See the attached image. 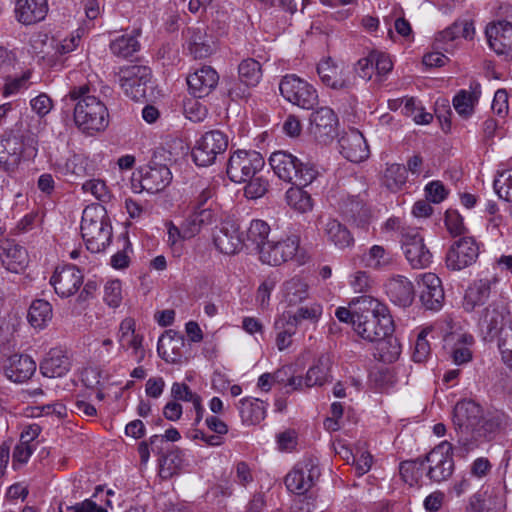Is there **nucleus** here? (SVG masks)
Masks as SVG:
<instances>
[{
    "label": "nucleus",
    "mask_w": 512,
    "mask_h": 512,
    "mask_svg": "<svg viewBox=\"0 0 512 512\" xmlns=\"http://www.w3.org/2000/svg\"><path fill=\"white\" fill-rule=\"evenodd\" d=\"M310 122L316 128H333L338 125V117L329 107H321L311 114Z\"/></svg>",
    "instance_id": "obj_52"
},
{
    "label": "nucleus",
    "mask_w": 512,
    "mask_h": 512,
    "mask_svg": "<svg viewBox=\"0 0 512 512\" xmlns=\"http://www.w3.org/2000/svg\"><path fill=\"white\" fill-rule=\"evenodd\" d=\"M362 262L365 267L385 271L394 264L393 254L381 245H373L363 254Z\"/></svg>",
    "instance_id": "obj_38"
},
{
    "label": "nucleus",
    "mask_w": 512,
    "mask_h": 512,
    "mask_svg": "<svg viewBox=\"0 0 512 512\" xmlns=\"http://www.w3.org/2000/svg\"><path fill=\"white\" fill-rule=\"evenodd\" d=\"M428 332L426 330H422L416 340L414 351L412 354V358L417 363H422L427 360L430 355V344L427 341Z\"/></svg>",
    "instance_id": "obj_62"
},
{
    "label": "nucleus",
    "mask_w": 512,
    "mask_h": 512,
    "mask_svg": "<svg viewBox=\"0 0 512 512\" xmlns=\"http://www.w3.org/2000/svg\"><path fill=\"white\" fill-rule=\"evenodd\" d=\"M270 233V226L267 222L255 219L252 220L248 229H247V235L246 239L248 242L251 243V245L254 246V249L260 252L261 247L266 246L267 238Z\"/></svg>",
    "instance_id": "obj_46"
},
{
    "label": "nucleus",
    "mask_w": 512,
    "mask_h": 512,
    "mask_svg": "<svg viewBox=\"0 0 512 512\" xmlns=\"http://www.w3.org/2000/svg\"><path fill=\"white\" fill-rule=\"evenodd\" d=\"M377 342L382 361L391 363L398 359L401 353V346L396 338L389 335L383 340Z\"/></svg>",
    "instance_id": "obj_53"
},
{
    "label": "nucleus",
    "mask_w": 512,
    "mask_h": 512,
    "mask_svg": "<svg viewBox=\"0 0 512 512\" xmlns=\"http://www.w3.org/2000/svg\"><path fill=\"white\" fill-rule=\"evenodd\" d=\"M242 421L249 425H256L266 417V405L257 398H243L238 403Z\"/></svg>",
    "instance_id": "obj_37"
},
{
    "label": "nucleus",
    "mask_w": 512,
    "mask_h": 512,
    "mask_svg": "<svg viewBox=\"0 0 512 512\" xmlns=\"http://www.w3.org/2000/svg\"><path fill=\"white\" fill-rule=\"evenodd\" d=\"M407 181V169L404 165L387 164L383 174V184L391 191L400 190Z\"/></svg>",
    "instance_id": "obj_44"
},
{
    "label": "nucleus",
    "mask_w": 512,
    "mask_h": 512,
    "mask_svg": "<svg viewBox=\"0 0 512 512\" xmlns=\"http://www.w3.org/2000/svg\"><path fill=\"white\" fill-rule=\"evenodd\" d=\"M477 97L474 92L461 90L453 98V106L456 112L463 118H468L474 112Z\"/></svg>",
    "instance_id": "obj_50"
},
{
    "label": "nucleus",
    "mask_w": 512,
    "mask_h": 512,
    "mask_svg": "<svg viewBox=\"0 0 512 512\" xmlns=\"http://www.w3.org/2000/svg\"><path fill=\"white\" fill-rule=\"evenodd\" d=\"M474 343V338L470 334H460L457 336L454 347L452 348L451 357L455 364L462 365L472 360V352L470 347Z\"/></svg>",
    "instance_id": "obj_47"
},
{
    "label": "nucleus",
    "mask_w": 512,
    "mask_h": 512,
    "mask_svg": "<svg viewBox=\"0 0 512 512\" xmlns=\"http://www.w3.org/2000/svg\"><path fill=\"white\" fill-rule=\"evenodd\" d=\"M341 153L351 162L358 163L369 157V147L361 130H346L339 139Z\"/></svg>",
    "instance_id": "obj_21"
},
{
    "label": "nucleus",
    "mask_w": 512,
    "mask_h": 512,
    "mask_svg": "<svg viewBox=\"0 0 512 512\" xmlns=\"http://www.w3.org/2000/svg\"><path fill=\"white\" fill-rule=\"evenodd\" d=\"M302 186L291 187L286 192L287 204L299 213H306L312 210L313 202L308 192Z\"/></svg>",
    "instance_id": "obj_45"
},
{
    "label": "nucleus",
    "mask_w": 512,
    "mask_h": 512,
    "mask_svg": "<svg viewBox=\"0 0 512 512\" xmlns=\"http://www.w3.org/2000/svg\"><path fill=\"white\" fill-rule=\"evenodd\" d=\"M274 328L277 331L276 346L278 350L283 351L290 347L292 337L296 334L297 326L291 323L286 314H282L275 320Z\"/></svg>",
    "instance_id": "obj_42"
},
{
    "label": "nucleus",
    "mask_w": 512,
    "mask_h": 512,
    "mask_svg": "<svg viewBox=\"0 0 512 512\" xmlns=\"http://www.w3.org/2000/svg\"><path fill=\"white\" fill-rule=\"evenodd\" d=\"M244 188V194L249 199H258L266 194L268 191L269 183L262 176H254L248 179Z\"/></svg>",
    "instance_id": "obj_55"
},
{
    "label": "nucleus",
    "mask_w": 512,
    "mask_h": 512,
    "mask_svg": "<svg viewBox=\"0 0 512 512\" xmlns=\"http://www.w3.org/2000/svg\"><path fill=\"white\" fill-rule=\"evenodd\" d=\"M48 13L47 0H15L14 17L22 25L41 22Z\"/></svg>",
    "instance_id": "obj_23"
},
{
    "label": "nucleus",
    "mask_w": 512,
    "mask_h": 512,
    "mask_svg": "<svg viewBox=\"0 0 512 512\" xmlns=\"http://www.w3.org/2000/svg\"><path fill=\"white\" fill-rule=\"evenodd\" d=\"M332 365L331 357L327 354L321 355L316 363L309 368L304 378L306 387L321 386L326 383L330 377Z\"/></svg>",
    "instance_id": "obj_40"
},
{
    "label": "nucleus",
    "mask_w": 512,
    "mask_h": 512,
    "mask_svg": "<svg viewBox=\"0 0 512 512\" xmlns=\"http://www.w3.org/2000/svg\"><path fill=\"white\" fill-rule=\"evenodd\" d=\"M269 164L281 180L296 186L309 185L318 174L314 167L303 164L297 157L285 151L273 152Z\"/></svg>",
    "instance_id": "obj_4"
},
{
    "label": "nucleus",
    "mask_w": 512,
    "mask_h": 512,
    "mask_svg": "<svg viewBox=\"0 0 512 512\" xmlns=\"http://www.w3.org/2000/svg\"><path fill=\"white\" fill-rule=\"evenodd\" d=\"M217 213L210 207H195V210L184 221V236L194 237L202 227L214 223Z\"/></svg>",
    "instance_id": "obj_33"
},
{
    "label": "nucleus",
    "mask_w": 512,
    "mask_h": 512,
    "mask_svg": "<svg viewBox=\"0 0 512 512\" xmlns=\"http://www.w3.org/2000/svg\"><path fill=\"white\" fill-rule=\"evenodd\" d=\"M30 106L37 115L44 117L51 111L53 103L47 94L42 93L30 101Z\"/></svg>",
    "instance_id": "obj_64"
},
{
    "label": "nucleus",
    "mask_w": 512,
    "mask_h": 512,
    "mask_svg": "<svg viewBox=\"0 0 512 512\" xmlns=\"http://www.w3.org/2000/svg\"><path fill=\"white\" fill-rule=\"evenodd\" d=\"M69 96L77 100L74 108V121L79 127L104 128L109 125V113L104 103L90 95V87L87 84L74 87Z\"/></svg>",
    "instance_id": "obj_2"
},
{
    "label": "nucleus",
    "mask_w": 512,
    "mask_h": 512,
    "mask_svg": "<svg viewBox=\"0 0 512 512\" xmlns=\"http://www.w3.org/2000/svg\"><path fill=\"white\" fill-rule=\"evenodd\" d=\"M499 283L497 275H487L473 281L467 288L464 296L463 307L466 311H472L477 305L484 304L491 294L495 292Z\"/></svg>",
    "instance_id": "obj_19"
},
{
    "label": "nucleus",
    "mask_w": 512,
    "mask_h": 512,
    "mask_svg": "<svg viewBox=\"0 0 512 512\" xmlns=\"http://www.w3.org/2000/svg\"><path fill=\"white\" fill-rule=\"evenodd\" d=\"M282 302L288 307H296L311 298L308 280L301 276H293L281 285Z\"/></svg>",
    "instance_id": "obj_24"
},
{
    "label": "nucleus",
    "mask_w": 512,
    "mask_h": 512,
    "mask_svg": "<svg viewBox=\"0 0 512 512\" xmlns=\"http://www.w3.org/2000/svg\"><path fill=\"white\" fill-rule=\"evenodd\" d=\"M324 233L328 240L339 249H345L354 244V238L350 231L336 219H327L324 224Z\"/></svg>",
    "instance_id": "obj_39"
},
{
    "label": "nucleus",
    "mask_w": 512,
    "mask_h": 512,
    "mask_svg": "<svg viewBox=\"0 0 512 512\" xmlns=\"http://www.w3.org/2000/svg\"><path fill=\"white\" fill-rule=\"evenodd\" d=\"M170 333L171 331L159 339L157 349L166 362L177 364L182 361V348L185 342L183 336L176 333L171 335Z\"/></svg>",
    "instance_id": "obj_35"
},
{
    "label": "nucleus",
    "mask_w": 512,
    "mask_h": 512,
    "mask_svg": "<svg viewBox=\"0 0 512 512\" xmlns=\"http://www.w3.org/2000/svg\"><path fill=\"white\" fill-rule=\"evenodd\" d=\"M317 72L322 82L333 89H343L351 85L349 71L334 64L330 59L320 62Z\"/></svg>",
    "instance_id": "obj_27"
},
{
    "label": "nucleus",
    "mask_w": 512,
    "mask_h": 512,
    "mask_svg": "<svg viewBox=\"0 0 512 512\" xmlns=\"http://www.w3.org/2000/svg\"><path fill=\"white\" fill-rule=\"evenodd\" d=\"M317 495L308 492L302 495H294L290 506V512H312L316 508Z\"/></svg>",
    "instance_id": "obj_57"
},
{
    "label": "nucleus",
    "mask_w": 512,
    "mask_h": 512,
    "mask_svg": "<svg viewBox=\"0 0 512 512\" xmlns=\"http://www.w3.org/2000/svg\"><path fill=\"white\" fill-rule=\"evenodd\" d=\"M507 422L508 416L504 412H489L486 416H483L482 423L478 426L473 440H469L467 437L459 439V447L456 449L457 453L465 457L470 451L477 447L478 439L502 429L506 426Z\"/></svg>",
    "instance_id": "obj_16"
},
{
    "label": "nucleus",
    "mask_w": 512,
    "mask_h": 512,
    "mask_svg": "<svg viewBox=\"0 0 512 512\" xmlns=\"http://www.w3.org/2000/svg\"><path fill=\"white\" fill-rule=\"evenodd\" d=\"M181 462L182 459L177 453H170L164 456L160 462V476L164 479L172 477L177 473Z\"/></svg>",
    "instance_id": "obj_61"
},
{
    "label": "nucleus",
    "mask_w": 512,
    "mask_h": 512,
    "mask_svg": "<svg viewBox=\"0 0 512 512\" xmlns=\"http://www.w3.org/2000/svg\"><path fill=\"white\" fill-rule=\"evenodd\" d=\"M151 69L142 65H129L120 69L119 82L125 94L135 101L146 98Z\"/></svg>",
    "instance_id": "obj_10"
},
{
    "label": "nucleus",
    "mask_w": 512,
    "mask_h": 512,
    "mask_svg": "<svg viewBox=\"0 0 512 512\" xmlns=\"http://www.w3.org/2000/svg\"><path fill=\"white\" fill-rule=\"evenodd\" d=\"M83 283L82 272L74 265L57 267L50 278V284L61 298L74 295Z\"/></svg>",
    "instance_id": "obj_17"
},
{
    "label": "nucleus",
    "mask_w": 512,
    "mask_h": 512,
    "mask_svg": "<svg viewBox=\"0 0 512 512\" xmlns=\"http://www.w3.org/2000/svg\"><path fill=\"white\" fill-rule=\"evenodd\" d=\"M36 371V362L28 355L14 354L4 365L6 377L15 382L23 383L29 380Z\"/></svg>",
    "instance_id": "obj_26"
},
{
    "label": "nucleus",
    "mask_w": 512,
    "mask_h": 512,
    "mask_svg": "<svg viewBox=\"0 0 512 512\" xmlns=\"http://www.w3.org/2000/svg\"><path fill=\"white\" fill-rule=\"evenodd\" d=\"M494 189L500 198L512 202V170L499 174L494 180Z\"/></svg>",
    "instance_id": "obj_56"
},
{
    "label": "nucleus",
    "mask_w": 512,
    "mask_h": 512,
    "mask_svg": "<svg viewBox=\"0 0 512 512\" xmlns=\"http://www.w3.org/2000/svg\"><path fill=\"white\" fill-rule=\"evenodd\" d=\"M105 214L103 206L87 207L83 211L81 234L87 249L92 253H99L110 244L112 228Z\"/></svg>",
    "instance_id": "obj_3"
},
{
    "label": "nucleus",
    "mask_w": 512,
    "mask_h": 512,
    "mask_svg": "<svg viewBox=\"0 0 512 512\" xmlns=\"http://www.w3.org/2000/svg\"><path fill=\"white\" fill-rule=\"evenodd\" d=\"M118 340L122 348H132L138 356V362L142 361L144 358L143 337L135 333V322L132 318H125L120 323Z\"/></svg>",
    "instance_id": "obj_36"
},
{
    "label": "nucleus",
    "mask_w": 512,
    "mask_h": 512,
    "mask_svg": "<svg viewBox=\"0 0 512 512\" xmlns=\"http://www.w3.org/2000/svg\"><path fill=\"white\" fill-rule=\"evenodd\" d=\"M70 369L68 356L60 349H51L40 364V370L45 377L56 378L64 376Z\"/></svg>",
    "instance_id": "obj_32"
},
{
    "label": "nucleus",
    "mask_w": 512,
    "mask_h": 512,
    "mask_svg": "<svg viewBox=\"0 0 512 512\" xmlns=\"http://www.w3.org/2000/svg\"><path fill=\"white\" fill-rule=\"evenodd\" d=\"M219 81L218 73L210 66H203L187 77L190 93L195 98L209 95Z\"/></svg>",
    "instance_id": "obj_25"
},
{
    "label": "nucleus",
    "mask_w": 512,
    "mask_h": 512,
    "mask_svg": "<svg viewBox=\"0 0 512 512\" xmlns=\"http://www.w3.org/2000/svg\"><path fill=\"white\" fill-rule=\"evenodd\" d=\"M214 245L223 254L235 255L244 246L239 224L231 219L224 220L214 234Z\"/></svg>",
    "instance_id": "obj_18"
},
{
    "label": "nucleus",
    "mask_w": 512,
    "mask_h": 512,
    "mask_svg": "<svg viewBox=\"0 0 512 512\" xmlns=\"http://www.w3.org/2000/svg\"><path fill=\"white\" fill-rule=\"evenodd\" d=\"M104 301L113 308L120 305L122 301V286L119 280H110L105 284Z\"/></svg>",
    "instance_id": "obj_59"
},
{
    "label": "nucleus",
    "mask_w": 512,
    "mask_h": 512,
    "mask_svg": "<svg viewBox=\"0 0 512 512\" xmlns=\"http://www.w3.org/2000/svg\"><path fill=\"white\" fill-rule=\"evenodd\" d=\"M458 447L459 445L453 447L450 442L442 441L427 454L426 461L429 464L427 476L432 481L442 482L451 477L454 471L453 453L459 456L456 451Z\"/></svg>",
    "instance_id": "obj_8"
},
{
    "label": "nucleus",
    "mask_w": 512,
    "mask_h": 512,
    "mask_svg": "<svg viewBox=\"0 0 512 512\" xmlns=\"http://www.w3.org/2000/svg\"><path fill=\"white\" fill-rule=\"evenodd\" d=\"M386 293L393 303L401 307L410 306L415 297L412 282L400 275L388 281L386 284Z\"/></svg>",
    "instance_id": "obj_30"
},
{
    "label": "nucleus",
    "mask_w": 512,
    "mask_h": 512,
    "mask_svg": "<svg viewBox=\"0 0 512 512\" xmlns=\"http://www.w3.org/2000/svg\"><path fill=\"white\" fill-rule=\"evenodd\" d=\"M355 332L364 340L376 342L391 335L394 326L386 305L363 295L355 301Z\"/></svg>",
    "instance_id": "obj_1"
},
{
    "label": "nucleus",
    "mask_w": 512,
    "mask_h": 512,
    "mask_svg": "<svg viewBox=\"0 0 512 512\" xmlns=\"http://www.w3.org/2000/svg\"><path fill=\"white\" fill-rule=\"evenodd\" d=\"M279 90L286 101L300 108L312 109L318 103V93L313 85L295 74L285 75Z\"/></svg>",
    "instance_id": "obj_5"
},
{
    "label": "nucleus",
    "mask_w": 512,
    "mask_h": 512,
    "mask_svg": "<svg viewBox=\"0 0 512 512\" xmlns=\"http://www.w3.org/2000/svg\"><path fill=\"white\" fill-rule=\"evenodd\" d=\"M482 420V408L473 400H463L455 405L453 421L462 433L460 439L467 437L473 440Z\"/></svg>",
    "instance_id": "obj_13"
},
{
    "label": "nucleus",
    "mask_w": 512,
    "mask_h": 512,
    "mask_svg": "<svg viewBox=\"0 0 512 512\" xmlns=\"http://www.w3.org/2000/svg\"><path fill=\"white\" fill-rule=\"evenodd\" d=\"M23 144L16 136H8L0 139V168L8 173H13L18 168Z\"/></svg>",
    "instance_id": "obj_28"
},
{
    "label": "nucleus",
    "mask_w": 512,
    "mask_h": 512,
    "mask_svg": "<svg viewBox=\"0 0 512 512\" xmlns=\"http://www.w3.org/2000/svg\"><path fill=\"white\" fill-rule=\"evenodd\" d=\"M265 165L264 158L256 151L237 150L229 158L227 175L235 183H243L257 175Z\"/></svg>",
    "instance_id": "obj_7"
},
{
    "label": "nucleus",
    "mask_w": 512,
    "mask_h": 512,
    "mask_svg": "<svg viewBox=\"0 0 512 512\" xmlns=\"http://www.w3.org/2000/svg\"><path fill=\"white\" fill-rule=\"evenodd\" d=\"M228 148V136L221 130L206 131L195 143L192 158L197 166L208 167Z\"/></svg>",
    "instance_id": "obj_6"
},
{
    "label": "nucleus",
    "mask_w": 512,
    "mask_h": 512,
    "mask_svg": "<svg viewBox=\"0 0 512 512\" xmlns=\"http://www.w3.org/2000/svg\"><path fill=\"white\" fill-rule=\"evenodd\" d=\"M31 77V70L24 71L22 75L18 77L7 76L1 90L2 96L8 98L27 90L31 85Z\"/></svg>",
    "instance_id": "obj_48"
},
{
    "label": "nucleus",
    "mask_w": 512,
    "mask_h": 512,
    "mask_svg": "<svg viewBox=\"0 0 512 512\" xmlns=\"http://www.w3.org/2000/svg\"><path fill=\"white\" fill-rule=\"evenodd\" d=\"M445 225L452 236L461 235L465 226L461 215L455 210H447L445 214Z\"/></svg>",
    "instance_id": "obj_63"
},
{
    "label": "nucleus",
    "mask_w": 512,
    "mask_h": 512,
    "mask_svg": "<svg viewBox=\"0 0 512 512\" xmlns=\"http://www.w3.org/2000/svg\"><path fill=\"white\" fill-rule=\"evenodd\" d=\"M88 159L82 154H73L64 164H58L61 173L68 175L85 176L88 173Z\"/></svg>",
    "instance_id": "obj_51"
},
{
    "label": "nucleus",
    "mask_w": 512,
    "mask_h": 512,
    "mask_svg": "<svg viewBox=\"0 0 512 512\" xmlns=\"http://www.w3.org/2000/svg\"><path fill=\"white\" fill-rule=\"evenodd\" d=\"M172 174L166 165L148 167L141 175L140 184L149 193L164 190L171 182Z\"/></svg>",
    "instance_id": "obj_31"
},
{
    "label": "nucleus",
    "mask_w": 512,
    "mask_h": 512,
    "mask_svg": "<svg viewBox=\"0 0 512 512\" xmlns=\"http://www.w3.org/2000/svg\"><path fill=\"white\" fill-rule=\"evenodd\" d=\"M299 248V238L289 236L279 241H268L266 246L261 247L259 258L262 263L278 266L296 256Z\"/></svg>",
    "instance_id": "obj_15"
},
{
    "label": "nucleus",
    "mask_w": 512,
    "mask_h": 512,
    "mask_svg": "<svg viewBox=\"0 0 512 512\" xmlns=\"http://www.w3.org/2000/svg\"><path fill=\"white\" fill-rule=\"evenodd\" d=\"M320 477L319 466L312 459L298 462L285 477V486L293 495L314 492L313 488Z\"/></svg>",
    "instance_id": "obj_9"
},
{
    "label": "nucleus",
    "mask_w": 512,
    "mask_h": 512,
    "mask_svg": "<svg viewBox=\"0 0 512 512\" xmlns=\"http://www.w3.org/2000/svg\"><path fill=\"white\" fill-rule=\"evenodd\" d=\"M171 396L176 402L184 401L191 402L192 404L195 402L198 403V400L201 398L197 393H194L187 384L179 382L172 384Z\"/></svg>",
    "instance_id": "obj_60"
},
{
    "label": "nucleus",
    "mask_w": 512,
    "mask_h": 512,
    "mask_svg": "<svg viewBox=\"0 0 512 512\" xmlns=\"http://www.w3.org/2000/svg\"><path fill=\"white\" fill-rule=\"evenodd\" d=\"M52 319V306L43 299L32 302L29 312L28 321L35 328L44 327Z\"/></svg>",
    "instance_id": "obj_43"
},
{
    "label": "nucleus",
    "mask_w": 512,
    "mask_h": 512,
    "mask_svg": "<svg viewBox=\"0 0 512 512\" xmlns=\"http://www.w3.org/2000/svg\"><path fill=\"white\" fill-rule=\"evenodd\" d=\"M341 210L347 218L355 221L366 215L363 202L358 197H349L344 200Z\"/></svg>",
    "instance_id": "obj_58"
},
{
    "label": "nucleus",
    "mask_w": 512,
    "mask_h": 512,
    "mask_svg": "<svg viewBox=\"0 0 512 512\" xmlns=\"http://www.w3.org/2000/svg\"><path fill=\"white\" fill-rule=\"evenodd\" d=\"M141 35V29H133L130 35H122L111 41L109 47L111 52L122 58H128L139 51L140 43L137 38Z\"/></svg>",
    "instance_id": "obj_41"
},
{
    "label": "nucleus",
    "mask_w": 512,
    "mask_h": 512,
    "mask_svg": "<svg viewBox=\"0 0 512 512\" xmlns=\"http://www.w3.org/2000/svg\"><path fill=\"white\" fill-rule=\"evenodd\" d=\"M296 307V311L287 314L286 317L297 327L303 324L315 327L323 316V305L318 301L303 303Z\"/></svg>",
    "instance_id": "obj_34"
},
{
    "label": "nucleus",
    "mask_w": 512,
    "mask_h": 512,
    "mask_svg": "<svg viewBox=\"0 0 512 512\" xmlns=\"http://www.w3.org/2000/svg\"><path fill=\"white\" fill-rule=\"evenodd\" d=\"M239 80L246 86H255L259 83L262 72L258 61L254 59L243 60L238 67Z\"/></svg>",
    "instance_id": "obj_49"
},
{
    "label": "nucleus",
    "mask_w": 512,
    "mask_h": 512,
    "mask_svg": "<svg viewBox=\"0 0 512 512\" xmlns=\"http://www.w3.org/2000/svg\"><path fill=\"white\" fill-rule=\"evenodd\" d=\"M479 246L472 237H462L452 243L446 254V266L454 271L462 270L476 262Z\"/></svg>",
    "instance_id": "obj_14"
},
{
    "label": "nucleus",
    "mask_w": 512,
    "mask_h": 512,
    "mask_svg": "<svg viewBox=\"0 0 512 512\" xmlns=\"http://www.w3.org/2000/svg\"><path fill=\"white\" fill-rule=\"evenodd\" d=\"M1 247L3 252L0 258L5 268L13 273L24 271L29 263L27 250L23 246L10 240L4 241Z\"/></svg>",
    "instance_id": "obj_29"
},
{
    "label": "nucleus",
    "mask_w": 512,
    "mask_h": 512,
    "mask_svg": "<svg viewBox=\"0 0 512 512\" xmlns=\"http://www.w3.org/2000/svg\"><path fill=\"white\" fill-rule=\"evenodd\" d=\"M486 36L490 47L497 54H504L512 61V24L499 21L486 28Z\"/></svg>",
    "instance_id": "obj_22"
},
{
    "label": "nucleus",
    "mask_w": 512,
    "mask_h": 512,
    "mask_svg": "<svg viewBox=\"0 0 512 512\" xmlns=\"http://www.w3.org/2000/svg\"><path fill=\"white\" fill-rule=\"evenodd\" d=\"M512 313L509 303L495 301L487 306L479 318L478 325L482 333L491 338L497 336L506 326L511 324Z\"/></svg>",
    "instance_id": "obj_12"
},
{
    "label": "nucleus",
    "mask_w": 512,
    "mask_h": 512,
    "mask_svg": "<svg viewBox=\"0 0 512 512\" xmlns=\"http://www.w3.org/2000/svg\"><path fill=\"white\" fill-rule=\"evenodd\" d=\"M183 113L185 118L191 123H199L206 118L207 109L194 97L188 98L184 101Z\"/></svg>",
    "instance_id": "obj_54"
},
{
    "label": "nucleus",
    "mask_w": 512,
    "mask_h": 512,
    "mask_svg": "<svg viewBox=\"0 0 512 512\" xmlns=\"http://www.w3.org/2000/svg\"><path fill=\"white\" fill-rule=\"evenodd\" d=\"M420 300L426 309L437 311L444 302V290L440 278L434 273H424L418 281Z\"/></svg>",
    "instance_id": "obj_20"
},
{
    "label": "nucleus",
    "mask_w": 512,
    "mask_h": 512,
    "mask_svg": "<svg viewBox=\"0 0 512 512\" xmlns=\"http://www.w3.org/2000/svg\"><path fill=\"white\" fill-rule=\"evenodd\" d=\"M401 235L402 249L410 265L416 269L427 267L432 261V254L420 232L416 228H405Z\"/></svg>",
    "instance_id": "obj_11"
}]
</instances>
